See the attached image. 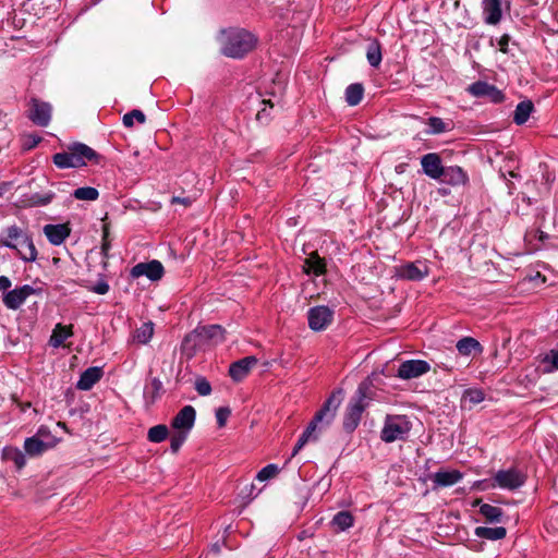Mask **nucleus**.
I'll return each instance as SVG.
<instances>
[{
  "label": "nucleus",
  "mask_w": 558,
  "mask_h": 558,
  "mask_svg": "<svg viewBox=\"0 0 558 558\" xmlns=\"http://www.w3.org/2000/svg\"><path fill=\"white\" fill-rule=\"evenodd\" d=\"M41 141V137L39 135H36V134H29L25 137V141H24V148L25 149H32L34 147H36Z\"/></svg>",
  "instance_id": "nucleus-51"
},
{
  "label": "nucleus",
  "mask_w": 558,
  "mask_h": 558,
  "mask_svg": "<svg viewBox=\"0 0 558 558\" xmlns=\"http://www.w3.org/2000/svg\"><path fill=\"white\" fill-rule=\"evenodd\" d=\"M231 414L228 407H220L216 410V420L219 427H223Z\"/></svg>",
  "instance_id": "nucleus-49"
},
{
  "label": "nucleus",
  "mask_w": 558,
  "mask_h": 558,
  "mask_svg": "<svg viewBox=\"0 0 558 558\" xmlns=\"http://www.w3.org/2000/svg\"><path fill=\"white\" fill-rule=\"evenodd\" d=\"M365 398V390L360 386L356 396L350 401L345 409L343 416V428L345 432L352 433L359 426L362 413L366 408L364 403Z\"/></svg>",
  "instance_id": "nucleus-5"
},
{
  "label": "nucleus",
  "mask_w": 558,
  "mask_h": 558,
  "mask_svg": "<svg viewBox=\"0 0 558 558\" xmlns=\"http://www.w3.org/2000/svg\"><path fill=\"white\" fill-rule=\"evenodd\" d=\"M509 41H510V36L508 34H505L502 35L499 39H498V47H499V50L504 53H507L508 52V46H509Z\"/></svg>",
  "instance_id": "nucleus-52"
},
{
  "label": "nucleus",
  "mask_w": 558,
  "mask_h": 558,
  "mask_svg": "<svg viewBox=\"0 0 558 558\" xmlns=\"http://www.w3.org/2000/svg\"><path fill=\"white\" fill-rule=\"evenodd\" d=\"M264 104H268L270 107H274V104L270 100H268V101L264 100Z\"/></svg>",
  "instance_id": "nucleus-58"
},
{
  "label": "nucleus",
  "mask_w": 558,
  "mask_h": 558,
  "mask_svg": "<svg viewBox=\"0 0 558 558\" xmlns=\"http://www.w3.org/2000/svg\"><path fill=\"white\" fill-rule=\"evenodd\" d=\"M44 233L52 245H61L71 234L69 223L46 225Z\"/></svg>",
  "instance_id": "nucleus-18"
},
{
  "label": "nucleus",
  "mask_w": 558,
  "mask_h": 558,
  "mask_svg": "<svg viewBox=\"0 0 558 558\" xmlns=\"http://www.w3.org/2000/svg\"><path fill=\"white\" fill-rule=\"evenodd\" d=\"M134 120L143 124L146 121V117L142 110L134 109L123 116V125L125 128H132L134 125Z\"/></svg>",
  "instance_id": "nucleus-43"
},
{
  "label": "nucleus",
  "mask_w": 558,
  "mask_h": 558,
  "mask_svg": "<svg viewBox=\"0 0 558 558\" xmlns=\"http://www.w3.org/2000/svg\"><path fill=\"white\" fill-rule=\"evenodd\" d=\"M308 327L314 331L325 330L333 320V311L325 305L311 307L307 312Z\"/></svg>",
  "instance_id": "nucleus-9"
},
{
  "label": "nucleus",
  "mask_w": 558,
  "mask_h": 558,
  "mask_svg": "<svg viewBox=\"0 0 558 558\" xmlns=\"http://www.w3.org/2000/svg\"><path fill=\"white\" fill-rule=\"evenodd\" d=\"M430 371V365L423 360H408L399 365L397 376L401 379L417 378Z\"/></svg>",
  "instance_id": "nucleus-13"
},
{
  "label": "nucleus",
  "mask_w": 558,
  "mask_h": 558,
  "mask_svg": "<svg viewBox=\"0 0 558 558\" xmlns=\"http://www.w3.org/2000/svg\"><path fill=\"white\" fill-rule=\"evenodd\" d=\"M427 125L429 128L427 130L428 134H441L450 130L449 124L438 117L428 118Z\"/></svg>",
  "instance_id": "nucleus-40"
},
{
  "label": "nucleus",
  "mask_w": 558,
  "mask_h": 558,
  "mask_svg": "<svg viewBox=\"0 0 558 558\" xmlns=\"http://www.w3.org/2000/svg\"><path fill=\"white\" fill-rule=\"evenodd\" d=\"M13 250L17 252L20 258L24 262H34L37 258V250L27 233Z\"/></svg>",
  "instance_id": "nucleus-25"
},
{
  "label": "nucleus",
  "mask_w": 558,
  "mask_h": 558,
  "mask_svg": "<svg viewBox=\"0 0 558 558\" xmlns=\"http://www.w3.org/2000/svg\"><path fill=\"white\" fill-rule=\"evenodd\" d=\"M441 195H447L449 192L446 189H439Z\"/></svg>",
  "instance_id": "nucleus-57"
},
{
  "label": "nucleus",
  "mask_w": 558,
  "mask_h": 558,
  "mask_svg": "<svg viewBox=\"0 0 558 558\" xmlns=\"http://www.w3.org/2000/svg\"><path fill=\"white\" fill-rule=\"evenodd\" d=\"M165 274V269L162 264L157 260L153 259L147 263H138L131 269V276L132 278H140V277H146L150 281H158L162 278Z\"/></svg>",
  "instance_id": "nucleus-12"
},
{
  "label": "nucleus",
  "mask_w": 558,
  "mask_h": 558,
  "mask_svg": "<svg viewBox=\"0 0 558 558\" xmlns=\"http://www.w3.org/2000/svg\"><path fill=\"white\" fill-rule=\"evenodd\" d=\"M54 445L56 438L50 436L48 430L40 427L36 435L25 439L24 450L29 457H38L53 448Z\"/></svg>",
  "instance_id": "nucleus-8"
},
{
  "label": "nucleus",
  "mask_w": 558,
  "mask_h": 558,
  "mask_svg": "<svg viewBox=\"0 0 558 558\" xmlns=\"http://www.w3.org/2000/svg\"><path fill=\"white\" fill-rule=\"evenodd\" d=\"M257 364V359L253 355L245 356L239 361L233 362L229 367L230 377L239 383L243 380L251 369Z\"/></svg>",
  "instance_id": "nucleus-17"
},
{
  "label": "nucleus",
  "mask_w": 558,
  "mask_h": 558,
  "mask_svg": "<svg viewBox=\"0 0 558 558\" xmlns=\"http://www.w3.org/2000/svg\"><path fill=\"white\" fill-rule=\"evenodd\" d=\"M533 109L534 105L531 100H523L519 102L513 113L514 123L518 125L524 124L529 120Z\"/></svg>",
  "instance_id": "nucleus-31"
},
{
  "label": "nucleus",
  "mask_w": 558,
  "mask_h": 558,
  "mask_svg": "<svg viewBox=\"0 0 558 558\" xmlns=\"http://www.w3.org/2000/svg\"><path fill=\"white\" fill-rule=\"evenodd\" d=\"M40 294H43L41 288H35L31 284H24L21 287H16L13 290L4 292L2 295V302L7 308L16 311L24 304V302L31 295Z\"/></svg>",
  "instance_id": "nucleus-6"
},
{
  "label": "nucleus",
  "mask_w": 558,
  "mask_h": 558,
  "mask_svg": "<svg viewBox=\"0 0 558 558\" xmlns=\"http://www.w3.org/2000/svg\"><path fill=\"white\" fill-rule=\"evenodd\" d=\"M196 411L192 405L183 407L179 413L172 418L171 426L178 432L184 430L186 434L194 426Z\"/></svg>",
  "instance_id": "nucleus-14"
},
{
  "label": "nucleus",
  "mask_w": 558,
  "mask_h": 558,
  "mask_svg": "<svg viewBox=\"0 0 558 558\" xmlns=\"http://www.w3.org/2000/svg\"><path fill=\"white\" fill-rule=\"evenodd\" d=\"M427 267L421 266L416 263H409L402 265L398 269V276L402 279L411 280V281H420L427 276Z\"/></svg>",
  "instance_id": "nucleus-22"
},
{
  "label": "nucleus",
  "mask_w": 558,
  "mask_h": 558,
  "mask_svg": "<svg viewBox=\"0 0 558 558\" xmlns=\"http://www.w3.org/2000/svg\"><path fill=\"white\" fill-rule=\"evenodd\" d=\"M193 203V199L191 197H180V196H173L171 198V204H181L184 207L191 206Z\"/></svg>",
  "instance_id": "nucleus-53"
},
{
  "label": "nucleus",
  "mask_w": 558,
  "mask_h": 558,
  "mask_svg": "<svg viewBox=\"0 0 558 558\" xmlns=\"http://www.w3.org/2000/svg\"><path fill=\"white\" fill-rule=\"evenodd\" d=\"M475 536L478 538H485L489 541H499L506 537L507 530L504 526L496 527H487V526H477L474 530Z\"/></svg>",
  "instance_id": "nucleus-28"
},
{
  "label": "nucleus",
  "mask_w": 558,
  "mask_h": 558,
  "mask_svg": "<svg viewBox=\"0 0 558 558\" xmlns=\"http://www.w3.org/2000/svg\"><path fill=\"white\" fill-rule=\"evenodd\" d=\"M25 234L26 232H24L20 227L10 226L1 232L0 244L9 248H14Z\"/></svg>",
  "instance_id": "nucleus-24"
},
{
  "label": "nucleus",
  "mask_w": 558,
  "mask_h": 558,
  "mask_svg": "<svg viewBox=\"0 0 558 558\" xmlns=\"http://www.w3.org/2000/svg\"><path fill=\"white\" fill-rule=\"evenodd\" d=\"M462 477L463 474L458 470H439L432 475V481L435 487H449L460 482Z\"/></svg>",
  "instance_id": "nucleus-20"
},
{
  "label": "nucleus",
  "mask_w": 558,
  "mask_h": 558,
  "mask_svg": "<svg viewBox=\"0 0 558 558\" xmlns=\"http://www.w3.org/2000/svg\"><path fill=\"white\" fill-rule=\"evenodd\" d=\"M89 290L96 294L104 295L108 293L109 284L107 283L106 280L100 279L93 287H90Z\"/></svg>",
  "instance_id": "nucleus-50"
},
{
  "label": "nucleus",
  "mask_w": 558,
  "mask_h": 558,
  "mask_svg": "<svg viewBox=\"0 0 558 558\" xmlns=\"http://www.w3.org/2000/svg\"><path fill=\"white\" fill-rule=\"evenodd\" d=\"M162 390V383L159 378H153L150 381V387H145L144 389V399L147 404H153L160 396V391Z\"/></svg>",
  "instance_id": "nucleus-35"
},
{
  "label": "nucleus",
  "mask_w": 558,
  "mask_h": 558,
  "mask_svg": "<svg viewBox=\"0 0 558 558\" xmlns=\"http://www.w3.org/2000/svg\"><path fill=\"white\" fill-rule=\"evenodd\" d=\"M266 114H267V110H266V108H263L262 110L258 111L257 119L260 120Z\"/></svg>",
  "instance_id": "nucleus-55"
},
{
  "label": "nucleus",
  "mask_w": 558,
  "mask_h": 558,
  "mask_svg": "<svg viewBox=\"0 0 558 558\" xmlns=\"http://www.w3.org/2000/svg\"><path fill=\"white\" fill-rule=\"evenodd\" d=\"M104 376V371L99 366H92L85 369L80 379L76 383L78 390L87 391L90 390L95 384H97Z\"/></svg>",
  "instance_id": "nucleus-19"
},
{
  "label": "nucleus",
  "mask_w": 558,
  "mask_h": 558,
  "mask_svg": "<svg viewBox=\"0 0 558 558\" xmlns=\"http://www.w3.org/2000/svg\"><path fill=\"white\" fill-rule=\"evenodd\" d=\"M473 97L487 98L494 104L504 101L505 96L500 89L485 81H476L469 85L466 89Z\"/></svg>",
  "instance_id": "nucleus-11"
},
{
  "label": "nucleus",
  "mask_w": 558,
  "mask_h": 558,
  "mask_svg": "<svg viewBox=\"0 0 558 558\" xmlns=\"http://www.w3.org/2000/svg\"><path fill=\"white\" fill-rule=\"evenodd\" d=\"M154 335V324L151 322L144 323L140 328H137L134 332V340L137 343L146 344L150 341Z\"/></svg>",
  "instance_id": "nucleus-37"
},
{
  "label": "nucleus",
  "mask_w": 558,
  "mask_h": 558,
  "mask_svg": "<svg viewBox=\"0 0 558 558\" xmlns=\"http://www.w3.org/2000/svg\"><path fill=\"white\" fill-rule=\"evenodd\" d=\"M525 474L518 469L510 468L508 470H499L493 477L489 487H499L507 490H515L525 483Z\"/></svg>",
  "instance_id": "nucleus-7"
},
{
  "label": "nucleus",
  "mask_w": 558,
  "mask_h": 558,
  "mask_svg": "<svg viewBox=\"0 0 558 558\" xmlns=\"http://www.w3.org/2000/svg\"><path fill=\"white\" fill-rule=\"evenodd\" d=\"M195 390L199 396H209L211 392V385L205 377H197L195 380Z\"/></svg>",
  "instance_id": "nucleus-48"
},
{
  "label": "nucleus",
  "mask_w": 558,
  "mask_h": 558,
  "mask_svg": "<svg viewBox=\"0 0 558 558\" xmlns=\"http://www.w3.org/2000/svg\"><path fill=\"white\" fill-rule=\"evenodd\" d=\"M304 271L306 274H313L315 276L324 275L326 271L325 259L320 258L317 253H312L305 259Z\"/></svg>",
  "instance_id": "nucleus-29"
},
{
  "label": "nucleus",
  "mask_w": 558,
  "mask_h": 558,
  "mask_svg": "<svg viewBox=\"0 0 558 558\" xmlns=\"http://www.w3.org/2000/svg\"><path fill=\"white\" fill-rule=\"evenodd\" d=\"M71 147L80 167L86 166L89 161L98 163L100 156L92 147L83 143H73Z\"/></svg>",
  "instance_id": "nucleus-21"
},
{
  "label": "nucleus",
  "mask_w": 558,
  "mask_h": 558,
  "mask_svg": "<svg viewBox=\"0 0 558 558\" xmlns=\"http://www.w3.org/2000/svg\"><path fill=\"white\" fill-rule=\"evenodd\" d=\"M421 166L423 172L433 180L441 178L445 166L441 163V158L436 153H428L422 156Z\"/></svg>",
  "instance_id": "nucleus-15"
},
{
  "label": "nucleus",
  "mask_w": 558,
  "mask_h": 558,
  "mask_svg": "<svg viewBox=\"0 0 558 558\" xmlns=\"http://www.w3.org/2000/svg\"><path fill=\"white\" fill-rule=\"evenodd\" d=\"M341 395L342 390L339 389L332 392L324 402L320 410L314 415L313 420L299 437L292 450V457L296 456L307 442L316 441L319 435L332 423L341 403Z\"/></svg>",
  "instance_id": "nucleus-1"
},
{
  "label": "nucleus",
  "mask_w": 558,
  "mask_h": 558,
  "mask_svg": "<svg viewBox=\"0 0 558 558\" xmlns=\"http://www.w3.org/2000/svg\"><path fill=\"white\" fill-rule=\"evenodd\" d=\"M438 181L451 186H461L468 183L469 175L459 166H448L444 168L441 178Z\"/></svg>",
  "instance_id": "nucleus-16"
},
{
  "label": "nucleus",
  "mask_w": 558,
  "mask_h": 558,
  "mask_svg": "<svg viewBox=\"0 0 558 558\" xmlns=\"http://www.w3.org/2000/svg\"><path fill=\"white\" fill-rule=\"evenodd\" d=\"M456 348H457L458 352L464 356H470L473 352H477V353L483 352L482 344L475 338H472V337L461 338L457 342Z\"/></svg>",
  "instance_id": "nucleus-27"
},
{
  "label": "nucleus",
  "mask_w": 558,
  "mask_h": 558,
  "mask_svg": "<svg viewBox=\"0 0 558 558\" xmlns=\"http://www.w3.org/2000/svg\"><path fill=\"white\" fill-rule=\"evenodd\" d=\"M54 193L49 191L45 193H35L32 195V202L38 206H45L52 202Z\"/></svg>",
  "instance_id": "nucleus-47"
},
{
  "label": "nucleus",
  "mask_w": 558,
  "mask_h": 558,
  "mask_svg": "<svg viewBox=\"0 0 558 558\" xmlns=\"http://www.w3.org/2000/svg\"><path fill=\"white\" fill-rule=\"evenodd\" d=\"M3 458L12 461L17 469H22L26 464L25 454L15 447H5L3 449Z\"/></svg>",
  "instance_id": "nucleus-36"
},
{
  "label": "nucleus",
  "mask_w": 558,
  "mask_h": 558,
  "mask_svg": "<svg viewBox=\"0 0 558 558\" xmlns=\"http://www.w3.org/2000/svg\"><path fill=\"white\" fill-rule=\"evenodd\" d=\"M168 435V427L163 424H158L148 429L147 439L150 442L159 444L166 440Z\"/></svg>",
  "instance_id": "nucleus-39"
},
{
  "label": "nucleus",
  "mask_w": 558,
  "mask_h": 558,
  "mask_svg": "<svg viewBox=\"0 0 558 558\" xmlns=\"http://www.w3.org/2000/svg\"><path fill=\"white\" fill-rule=\"evenodd\" d=\"M187 434L182 430L174 433L170 438V449L173 453L178 452L179 449L182 447L184 441L186 440Z\"/></svg>",
  "instance_id": "nucleus-46"
},
{
  "label": "nucleus",
  "mask_w": 558,
  "mask_h": 558,
  "mask_svg": "<svg viewBox=\"0 0 558 558\" xmlns=\"http://www.w3.org/2000/svg\"><path fill=\"white\" fill-rule=\"evenodd\" d=\"M279 473L277 464L270 463L264 466L256 475V478L260 482L274 478Z\"/></svg>",
  "instance_id": "nucleus-44"
},
{
  "label": "nucleus",
  "mask_w": 558,
  "mask_h": 558,
  "mask_svg": "<svg viewBox=\"0 0 558 558\" xmlns=\"http://www.w3.org/2000/svg\"><path fill=\"white\" fill-rule=\"evenodd\" d=\"M483 14L486 24L496 25L501 20L500 0H483Z\"/></svg>",
  "instance_id": "nucleus-23"
},
{
  "label": "nucleus",
  "mask_w": 558,
  "mask_h": 558,
  "mask_svg": "<svg viewBox=\"0 0 558 558\" xmlns=\"http://www.w3.org/2000/svg\"><path fill=\"white\" fill-rule=\"evenodd\" d=\"M12 286L10 278L0 276V290L7 292Z\"/></svg>",
  "instance_id": "nucleus-54"
},
{
  "label": "nucleus",
  "mask_w": 558,
  "mask_h": 558,
  "mask_svg": "<svg viewBox=\"0 0 558 558\" xmlns=\"http://www.w3.org/2000/svg\"><path fill=\"white\" fill-rule=\"evenodd\" d=\"M256 43L252 33L243 28H231L222 32L221 52L226 57L241 59L254 49Z\"/></svg>",
  "instance_id": "nucleus-2"
},
{
  "label": "nucleus",
  "mask_w": 558,
  "mask_h": 558,
  "mask_svg": "<svg viewBox=\"0 0 558 558\" xmlns=\"http://www.w3.org/2000/svg\"><path fill=\"white\" fill-rule=\"evenodd\" d=\"M101 248H102L104 254L107 255V252L110 248V244L108 242H104Z\"/></svg>",
  "instance_id": "nucleus-56"
},
{
  "label": "nucleus",
  "mask_w": 558,
  "mask_h": 558,
  "mask_svg": "<svg viewBox=\"0 0 558 558\" xmlns=\"http://www.w3.org/2000/svg\"><path fill=\"white\" fill-rule=\"evenodd\" d=\"M72 326H64L62 324H57L52 330V335L49 340V344L53 348H59L63 344V342L72 337Z\"/></svg>",
  "instance_id": "nucleus-30"
},
{
  "label": "nucleus",
  "mask_w": 558,
  "mask_h": 558,
  "mask_svg": "<svg viewBox=\"0 0 558 558\" xmlns=\"http://www.w3.org/2000/svg\"><path fill=\"white\" fill-rule=\"evenodd\" d=\"M367 62L373 68H378L383 60L381 46L377 39H373L366 47Z\"/></svg>",
  "instance_id": "nucleus-32"
},
{
  "label": "nucleus",
  "mask_w": 558,
  "mask_h": 558,
  "mask_svg": "<svg viewBox=\"0 0 558 558\" xmlns=\"http://www.w3.org/2000/svg\"><path fill=\"white\" fill-rule=\"evenodd\" d=\"M73 196L80 201H96L99 197L97 189L92 186L78 187L73 192Z\"/></svg>",
  "instance_id": "nucleus-41"
},
{
  "label": "nucleus",
  "mask_w": 558,
  "mask_h": 558,
  "mask_svg": "<svg viewBox=\"0 0 558 558\" xmlns=\"http://www.w3.org/2000/svg\"><path fill=\"white\" fill-rule=\"evenodd\" d=\"M354 519L349 511H340L335 514L331 523L340 531H345L353 525Z\"/></svg>",
  "instance_id": "nucleus-38"
},
{
  "label": "nucleus",
  "mask_w": 558,
  "mask_h": 558,
  "mask_svg": "<svg viewBox=\"0 0 558 558\" xmlns=\"http://www.w3.org/2000/svg\"><path fill=\"white\" fill-rule=\"evenodd\" d=\"M52 107L49 102L31 98L28 119L38 126H48L51 121Z\"/></svg>",
  "instance_id": "nucleus-10"
},
{
  "label": "nucleus",
  "mask_w": 558,
  "mask_h": 558,
  "mask_svg": "<svg viewBox=\"0 0 558 558\" xmlns=\"http://www.w3.org/2000/svg\"><path fill=\"white\" fill-rule=\"evenodd\" d=\"M52 161L59 169L81 168L71 145L68 147V150L54 154Z\"/></svg>",
  "instance_id": "nucleus-26"
},
{
  "label": "nucleus",
  "mask_w": 558,
  "mask_h": 558,
  "mask_svg": "<svg viewBox=\"0 0 558 558\" xmlns=\"http://www.w3.org/2000/svg\"><path fill=\"white\" fill-rule=\"evenodd\" d=\"M542 364L544 365V373L558 371V350H550L545 354L542 359Z\"/></svg>",
  "instance_id": "nucleus-42"
},
{
  "label": "nucleus",
  "mask_w": 558,
  "mask_h": 558,
  "mask_svg": "<svg viewBox=\"0 0 558 558\" xmlns=\"http://www.w3.org/2000/svg\"><path fill=\"white\" fill-rule=\"evenodd\" d=\"M364 95V87L361 83L350 84L345 88V101L349 106H356L361 102Z\"/></svg>",
  "instance_id": "nucleus-33"
},
{
  "label": "nucleus",
  "mask_w": 558,
  "mask_h": 558,
  "mask_svg": "<svg viewBox=\"0 0 558 558\" xmlns=\"http://www.w3.org/2000/svg\"><path fill=\"white\" fill-rule=\"evenodd\" d=\"M412 422L403 414H387L380 430V439L390 444L398 440H407L412 429Z\"/></svg>",
  "instance_id": "nucleus-3"
},
{
  "label": "nucleus",
  "mask_w": 558,
  "mask_h": 558,
  "mask_svg": "<svg viewBox=\"0 0 558 558\" xmlns=\"http://www.w3.org/2000/svg\"><path fill=\"white\" fill-rule=\"evenodd\" d=\"M464 400L471 404H478L485 399V393L481 389H468L463 395Z\"/></svg>",
  "instance_id": "nucleus-45"
},
{
  "label": "nucleus",
  "mask_w": 558,
  "mask_h": 558,
  "mask_svg": "<svg viewBox=\"0 0 558 558\" xmlns=\"http://www.w3.org/2000/svg\"><path fill=\"white\" fill-rule=\"evenodd\" d=\"M480 513L490 523H499L502 520L504 511L501 508L483 504L480 507Z\"/></svg>",
  "instance_id": "nucleus-34"
},
{
  "label": "nucleus",
  "mask_w": 558,
  "mask_h": 558,
  "mask_svg": "<svg viewBox=\"0 0 558 558\" xmlns=\"http://www.w3.org/2000/svg\"><path fill=\"white\" fill-rule=\"evenodd\" d=\"M225 333L226 330L220 325L199 326L184 338V343L193 341L195 345L204 343L218 344L225 341Z\"/></svg>",
  "instance_id": "nucleus-4"
}]
</instances>
